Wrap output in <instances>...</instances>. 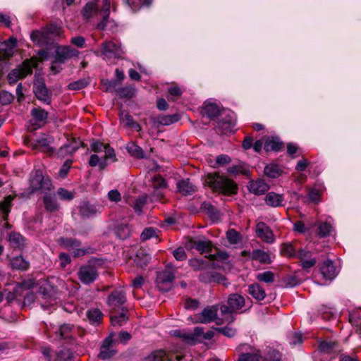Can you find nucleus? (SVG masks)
I'll use <instances>...</instances> for the list:
<instances>
[{
    "instance_id": "obj_16",
    "label": "nucleus",
    "mask_w": 361,
    "mask_h": 361,
    "mask_svg": "<svg viewBox=\"0 0 361 361\" xmlns=\"http://www.w3.org/2000/svg\"><path fill=\"white\" fill-rule=\"evenodd\" d=\"M248 349H250V351L242 353L239 356L238 361H259V357H261L259 350L252 349L246 344H241L238 347L239 351L247 350Z\"/></svg>"
},
{
    "instance_id": "obj_9",
    "label": "nucleus",
    "mask_w": 361,
    "mask_h": 361,
    "mask_svg": "<svg viewBox=\"0 0 361 361\" xmlns=\"http://www.w3.org/2000/svg\"><path fill=\"white\" fill-rule=\"evenodd\" d=\"M54 140L53 137L43 135L33 141L26 138L25 139V143L35 149L40 147L42 152L48 154H52L54 152V149L50 145L54 142Z\"/></svg>"
},
{
    "instance_id": "obj_10",
    "label": "nucleus",
    "mask_w": 361,
    "mask_h": 361,
    "mask_svg": "<svg viewBox=\"0 0 361 361\" xmlns=\"http://www.w3.org/2000/svg\"><path fill=\"white\" fill-rule=\"evenodd\" d=\"M78 276L83 284H90L93 283L98 276L97 268L94 265H83L79 269Z\"/></svg>"
},
{
    "instance_id": "obj_42",
    "label": "nucleus",
    "mask_w": 361,
    "mask_h": 361,
    "mask_svg": "<svg viewBox=\"0 0 361 361\" xmlns=\"http://www.w3.org/2000/svg\"><path fill=\"white\" fill-rule=\"evenodd\" d=\"M11 245L14 248H21L24 245V238L18 233L13 232L8 236Z\"/></svg>"
},
{
    "instance_id": "obj_34",
    "label": "nucleus",
    "mask_w": 361,
    "mask_h": 361,
    "mask_svg": "<svg viewBox=\"0 0 361 361\" xmlns=\"http://www.w3.org/2000/svg\"><path fill=\"white\" fill-rule=\"evenodd\" d=\"M11 266L13 269L26 271L30 267V263L22 256H16L11 260Z\"/></svg>"
},
{
    "instance_id": "obj_6",
    "label": "nucleus",
    "mask_w": 361,
    "mask_h": 361,
    "mask_svg": "<svg viewBox=\"0 0 361 361\" xmlns=\"http://www.w3.org/2000/svg\"><path fill=\"white\" fill-rule=\"evenodd\" d=\"M124 53L120 44L113 41H107L102 44V54L105 60L121 59Z\"/></svg>"
},
{
    "instance_id": "obj_39",
    "label": "nucleus",
    "mask_w": 361,
    "mask_h": 361,
    "mask_svg": "<svg viewBox=\"0 0 361 361\" xmlns=\"http://www.w3.org/2000/svg\"><path fill=\"white\" fill-rule=\"evenodd\" d=\"M104 6L102 8L103 20L97 25V28L103 30L106 27V22L109 18L110 11V0H103Z\"/></svg>"
},
{
    "instance_id": "obj_5",
    "label": "nucleus",
    "mask_w": 361,
    "mask_h": 361,
    "mask_svg": "<svg viewBox=\"0 0 361 361\" xmlns=\"http://www.w3.org/2000/svg\"><path fill=\"white\" fill-rule=\"evenodd\" d=\"M40 350L47 361H71L74 357L73 353L68 348L53 351L48 347H42Z\"/></svg>"
},
{
    "instance_id": "obj_4",
    "label": "nucleus",
    "mask_w": 361,
    "mask_h": 361,
    "mask_svg": "<svg viewBox=\"0 0 361 361\" xmlns=\"http://www.w3.org/2000/svg\"><path fill=\"white\" fill-rule=\"evenodd\" d=\"M173 279L174 271L173 266L169 264L164 271L157 273L156 279L157 286L161 291H169L172 288Z\"/></svg>"
},
{
    "instance_id": "obj_62",
    "label": "nucleus",
    "mask_w": 361,
    "mask_h": 361,
    "mask_svg": "<svg viewBox=\"0 0 361 361\" xmlns=\"http://www.w3.org/2000/svg\"><path fill=\"white\" fill-rule=\"evenodd\" d=\"M207 257L210 260H219L221 262H224L228 259L229 255L226 252L220 251L216 254L209 255Z\"/></svg>"
},
{
    "instance_id": "obj_64",
    "label": "nucleus",
    "mask_w": 361,
    "mask_h": 361,
    "mask_svg": "<svg viewBox=\"0 0 361 361\" xmlns=\"http://www.w3.org/2000/svg\"><path fill=\"white\" fill-rule=\"evenodd\" d=\"M154 236H157L156 235V229L152 227L145 228L142 233H141L140 238L142 240H149Z\"/></svg>"
},
{
    "instance_id": "obj_7",
    "label": "nucleus",
    "mask_w": 361,
    "mask_h": 361,
    "mask_svg": "<svg viewBox=\"0 0 361 361\" xmlns=\"http://www.w3.org/2000/svg\"><path fill=\"white\" fill-rule=\"evenodd\" d=\"M51 183L49 179H44L42 173L39 170H35L30 176V190L34 192L38 190L45 192L49 190Z\"/></svg>"
},
{
    "instance_id": "obj_20",
    "label": "nucleus",
    "mask_w": 361,
    "mask_h": 361,
    "mask_svg": "<svg viewBox=\"0 0 361 361\" xmlns=\"http://www.w3.org/2000/svg\"><path fill=\"white\" fill-rule=\"evenodd\" d=\"M243 256H247L252 260L257 261L262 264H270L271 260L269 254L264 250L257 249L252 252L245 250L242 252Z\"/></svg>"
},
{
    "instance_id": "obj_33",
    "label": "nucleus",
    "mask_w": 361,
    "mask_h": 361,
    "mask_svg": "<svg viewBox=\"0 0 361 361\" xmlns=\"http://www.w3.org/2000/svg\"><path fill=\"white\" fill-rule=\"evenodd\" d=\"M43 202L46 210L49 212H54L59 208L54 195H45L43 199Z\"/></svg>"
},
{
    "instance_id": "obj_41",
    "label": "nucleus",
    "mask_w": 361,
    "mask_h": 361,
    "mask_svg": "<svg viewBox=\"0 0 361 361\" xmlns=\"http://www.w3.org/2000/svg\"><path fill=\"white\" fill-rule=\"evenodd\" d=\"M264 173L269 178H278L282 173L281 167L275 164H271L265 166Z\"/></svg>"
},
{
    "instance_id": "obj_53",
    "label": "nucleus",
    "mask_w": 361,
    "mask_h": 361,
    "mask_svg": "<svg viewBox=\"0 0 361 361\" xmlns=\"http://www.w3.org/2000/svg\"><path fill=\"white\" fill-rule=\"evenodd\" d=\"M338 345V343L334 341H324L319 345V350L324 353H329L333 351Z\"/></svg>"
},
{
    "instance_id": "obj_30",
    "label": "nucleus",
    "mask_w": 361,
    "mask_h": 361,
    "mask_svg": "<svg viewBox=\"0 0 361 361\" xmlns=\"http://www.w3.org/2000/svg\"><path fill=\"white\" fill-rule=\"evenodd\" d=\"M190 244V248H195L200 253L209 252L212 250V243L208 240H192Z\"/></svg>"
},
{
    "instance_id": "obj_24",
    "label": "nucleus",
    "mask_w": 361,
    "mask_h": 361,
    "mask_svg": "<svg viewBox=\"0 0 361 361\" xmlns=\"http://www.w3.org/2000/svg\"><path fill=\"white\" fill-rule=\"evenodd\" d=\"M320 271L322 276L326 280L331 281L337 275L336 269L331 260L324 261L320 267Z\"/></svg>"
},
{
    "instance_id": "obj_22",
    "label": "nucleus",
    "mask_w": 361,
    "mask_h": 361,
    "mask_svg": "<svg viewBox=\"0 0 361 361\" xmlns=\"http://www.w3.org/2000/svg\"><path fill=\"white\" fill-rule=\"evenodd\" d=\"M82 145V142L80 140L73 139L71 142L61 147L59 149L58 154L61 157L72 155Z\"/></svg>"
},
{
    "instance_id": "obj_3",
    "label": "nucleus",
    "mask_w": 361,
    "mask_h": 361,
    "mask_svg": "<svg viewBox=\"0 0 361 361\" xmlns=\"http://www.w3.org/2000/svg\"><path fill=\"white\" fill-rule=\"evenodd\" d=\"M245 302L243 296L238 293H232L228 298V305H221L219 310L223 316H230L231 322H232L234 319L233 314L240 310L245 305Z\"/></svg>"
},
{
    "instance_id": "obj_52",
    "label": "nucleus",
    "mask_w": 361,
    "mask_h": 361,
    "mask_svg": "<svg viewBox=\"0 0 361 361\" xmlns=\"http://www.w3.org/2000/svg\"><path fill=\"white\" fill-rule=\"evenodd\" d=\"M259 281L264 282L266 283H271L275 281L274 274L271 271H266L262 273H259L256 276Z\"/></svg>"
},
{
    "instance_id": "obj_46",
    "label": "nucleus",
    "mask_w": 361,
    "mask_h": 361,
    "mask_svg": "<svg viewBox=\"0 0 361 361\" xmlns=\"http://www.w3.org/2000/svg\"><path fill=\"white\" fill-rule=\"evenodd\" d=\"M149 260L150 257L145 254L143 250L138 251L134 259L136 264L141 268L145 267L149 264Z\"/></svg>"
},
{
    "instance_id": "obj_47",
    "label": "nucleus",
    "mask_w": 361,
    "mask_h": 361,
    "mask_svg": "<svg viewBox=\"0 0 361 361\" xmlns=\"http://www.w3.org/2000/svg\"><path fill=\"white\" fill-rule=\"evenodd\" d=\"M226 238L231 245H236L242 241L241 234L233 228L227 231Z\"/></svg>"
},
{
    "instance_id": "obj_14",
    "label": "nucleus",
    "mask_w": 361,
    "mask_h": 361,
    "mask_svg": "<svg viewBox=\"0 0 361 361\" xmlns=\"http://www.w3.org/2000/svg\"><path fill=\"white\" fill-rule=\"evenodd\" d=\"M78 51L71 47H58L55 51L54 62L63 63L66 60L78 54Z\"/></svg>"
},
{
    "instance_id": "obj_19",
    "label": "nucleus",
    "mask_w": 361,
    "mask_h": 361,
    "mask_svg": "<svg viewBox=\"0 0 361 361\" xmlns=\"http://www.w3.org/2000/svg\"><path fill=\"white\" fill-rule=\"evenodd\" d=\"M101 207L92 204L88 202H82L79 206L80 214L83 218H91L100 213Z\"/></svg>"
},
{
    "instance_id": "obj_25",
    "label": "nucleus",
    "mask_w": 361,
    "mask_h": 361,
    "mask_svg": "<svg viewBox=\"0 0 361 361\" xmlns=\"http://www.w3.org/2000/svg\"><path fill=\"white\" fill-rule=\"evenodd\" d=\"M221 112L220 107L214 102H204L202 114L212 119L217 117Z\"/></svg>"
},
{
    "instance_id": "obj_37",
    "label": "nucleus",
    "mask_w": 361,
    "mask_h": 361,
    "mask_svg": "<svg viewBox=\"0 0 361 361\" xmlns=\"http://www.w3.org/2000/svg\"><path fill=\"white\" fill-rule=\"evenodd\" d=\"M126 149L128 153L133 157L137 159L145 158V153L144 152L143 149L135 142H129L127 144Z\"/></svg>"
},
{
    "instance_id": "obj_49",
    "label": "nucleus",
    "mask_w": 361,
    "mask_h": 361,
    "mask_svg": "<svg viewBox=\"0 0 361 361\" xmlns=\"http://www.w3.org/2000/svg\"><path fill=\"white\" fill-rule=\"evenodd\" d=\"M115 234L118 238L125 240L130 236V229L127 224H121L116 228Z\"/></svg>"
},
{
    "instance_id": "obj_54",
    "label": "nucleus",
    "mask_w": 361,
    "mask_h": 361,
    "mask_svg": "<svg viewBox=\"0 0 361 361\" xmlns=\"http://www.w3.org/2000/svg\"><path fill=\"white\" fill-rule=\"evenodd\" d=\"M118 95L121 98H132L135 94V89L132 87H123L116 90Z\"/></svg>"
},
{
    "instance_id": "obj_48",
    "label": "nucleus",
    "mask_w": 361,
    "mask_h": 361,
    "mask_svg": "<svg viewBox=\"0 0 361 361\" xmlns=\"http://www.w3.org/2000/svg\"><path fill=\"white\" fill-rule=\"evenodd\" d=\"M166 355L164 350H157L146 356L142 361H164Z\"/></svg>"
},
{
    "instance_id": "obj_51",
    "label": "nucleus",
    "mask_w": 361,
    "mask_h": 361,
    "mask_svg": "<svg viewBox=\"0 0 361 361\" xmlns=\"http://www.w3.org/2000/svg\"><path fill=\"white\" fill-rule=\"evenodd\" d=\"M123 1L134 11L138 10L142 6H149L153 1V0H139V3H136L134 0Z\"/></svg>"
},
{
    "instance_id": "obj_29",
    "label": "nucleus",
    "mask_w": 361,
    "mask_h": 361,
    "mask_svg": "<svg viewBox=\"0 0 361 361\" xmlns=\"http://www.w3.org/2000/svg\"><path fill=\"white\" fill-rule=\"evenodd\" d=\"M188 264L195 271H203L206 269L212 268V264L207 260L203 259L193 258L188 261Z\"/></svg>"
},
{
    "instance_id": "obj_27",
    "label": "nucleus",
    "mask_w": 361,
    "mask_h": 361,
    "mask_svg": "<svg viewBox=\"0 0 361 361\" xmlns=\"http://www.w3.org/2000/svg\"><path fill=\"white\" fill-rule=\"evenodd\" d=\"M119 118L121 121L126 126L135 129L137 131L141 130V126L139 123L135 122L131 115L126 111L122 110L120 111Z\"/></svg>"
},
{
    "instance_id": "obj_55",
    "label": "nucleus",
    "mask_w": 361,
    "mask_h": 361,
    "mask_svg": "<svg viewBox=\"0 0 361 361\" xmlns=\"http://www.w3.org/2000/svg\"><path fill=\"white\" fill-rule=\"evenodd\" d=\"M167 186L166 180L160 175H156L152 178V187L157 192L159 188H164Z\"/></svg>"
},
{
    "instance_id": "obj_13",
    "label": "nucleus",
    "mask_w": 361,
    "mask_h": 361,
    "mask_svg": "<svg viewBox=\"0 0 361 361\" xmlns=\"http://www.w3.org/2000/svg\"><path fill=\"white\" fill-rule=\"evenodd\" d=\"M30 114L32 119L30 121V123L32 126L31 130L38 129L47 123L48 113L44 109L39 107L33 108Z\"/></svg>"
},
{
    "instance_id": "obj_38",
    "label": "nucleus",
    "mask_w": 361,
    "mask_h": 361,
    "mask_svg": "<svg viewBox=\"0 0 361 361\" xmlns=\"http://www.w3.org/2000/svg\"><path fill=\"white\" fill-rule=\"evenodd\" d=\"M203 329L200 327H195L194 329V334H182L180 331H176L175 336L183 338L188 343H193L195 341V336H203Z\"/></svg>"
},
{
    "instance_id": "obj_2",
    "label": "nucleus",
    "mask_w": 361,
    "mask_h": 361,
    "mask_svg": "<svg viewBox=\"0 0 361 361\" xmlns=\"http://www.w3.org/2000/svg\"><path fill=\"white\" fill-rule=\"evenodd\" d=\"M37 66L35 59L25 60L21 65L13 69L7 76L10 84L16 83L18 80L25 78L27 75L32 74V69Z\"/></svg>"
},
{
    "instance_id": "obj_28",
    "label": "nucleus",
    "mask_w": 361,
    "mask_h": 361,
    "mask_svg": "<svg viewBox=\"0 0 361 361\" xmlns=\"http://www.w3.org/2000/svg\"><path fill=\"white\" fill-rule=\"evenodd\" d=\"M119 311H121V312L115 314H114V312H110L111 322L114 326L118 325L121 326L126 323L128 319L127 316V308L120 309Z\"/></svg>"
},
{
    "instance_id": "obj_8",
    "label": "nucleus",
    "mask_w": 361,
    "mask_h": 361,
    "mask_svg": "<svg viewBox=\"0 0 361 361\" xmlns=\"http://www.w3.org/2000/svg\"><path fill=\"white\" fill-rule=\"evenodd\" d=\"M126 302V293L123 290H116L109 295L106 300L110 312H118L120 309L126 308L123 305Z\"/></svg>"
},
{
    "instance_id": "obj_44",
    "label": "nucleus",
    "mask_w": 361,
    "mask_h": 361,
    "mask_svg": "<svg viewBox=\"0 0 361 361\" xmlns=\"http://www.w3.org/2000/svg\"><path fill=\"white\" fill-rule=\"evenodd\" d=\"M12 200L13 197L8 195L5 197L3 202H0V212L1 214L2 218L4 220L7 219V216L10 212V207Z\"/></svg>"
},
{
    "instance_id": "obj_60",
    "label": "nucleus",
    "mask_w": 361,
    "mask_h": 361,
    "mask_svg": "<svg viewBox=\"0 0 361 361\" xmlns=\"http://www.w3.org/2000/svg\"><path fill=\"white\" fill-rule=\"evenodd\" d=\"M57 194L61 200H71L74 198V193L66 189L60 188L57 190Z\"/></svg>"
},
{
    "instance_id": "obj_36",
    "label": "nucleus",
    "mask_w": 361,
    "mask_h": 361,
    "mask_svg": "<svg viewBox=\"0 0 361 361\" xmlns=\"http://www.w3.org/2000/svg\"><path fill=\"white\" fill-rule=\"evenodd\" d=\"M178 191L185 195H191L195 191V186L188 179L181 180L177 183Z\"/></svg>"
},
{
    "instance_id": "obj_43",
    "label": "nucleus",
    "mask_w": 361,
    "mask_h": 361,
    "mask_svg": "<svg viewBox=\"0 0 361 361\" xmlns=\"http://www.w3.org/2000/svg\"><path fill=\"white\" fill-rule=\"evenodd\" d=\"M180 116L178 114L162 115L157 118V123L162 126H169L178 121Z\"/></svg>"
},
{
    "instance_id": "obj_35",
    "label": "nucleus",
    "mask_w": 361,
    "mask_h": 361,
    "mask_svg": "<svg viewBox=\"0 0 361 361\" xmlns=\"http://www.w3.org/2000/svg\"><path fill=\"white\" fill-rule=\"evenodd\" d=\"M73 326L71 324H63L55 331L56 336L59 339H68L72 338L71 331Z\"/></svg>"
},
{
    "instance_id": "obj_23",
    "label": "nucleus",
    "mask_w": 361,
    "mask_h": 361,
    "mask_svg": "<svg viewBox=\"0 0 361 361\" xmlns=\"http://www.w3.org/2000/svg\"><path fill=\"white\" fill-rule=\"evenodd\" d=\"M250 192L260 195L266 192L269 189V185L262 179L251 180L247 186Z\"/></svg>"
},
{
    "instance_id": "obj_58",
    "label": "nucleus",
    "mask_w": 361,
    "mask_h": 361,
    "mask_svg": "<svg viewBox=\"0 0 361 361\" xmlns=\"http://www.w3.org/2000/svg\"><path fill=\"white\" fill-rule=\"evenodd\" d=\"M146 202H147V197L142 196V197H140L137 199H136V200L134 202V206H133L135 212L138 214H142V208H143L144 205L146 204Z\"/></svg>"
},
{
    "instance_id": "obj_26",
    "label": "nucleus",
    "mask_w": 361,
    "mask_h": 361,
    "mask_svg": "<svg viewBox=\"0 0 361 361\" xmlns=\"http://www.w3.org/2000/svg\"><path fill=\"white\" fill-rule=\"evenodd\" d=\"M283 200V195L277 194L274 192H268L264 197L266 204L273 207L282 206Z\"/></svg>"
},
{
    "instance_id": "obj_18",
    "label": "nucleus",
    "mask_w": 361,
    "mask_h": 361,
    "mask_svg": "<svg viewBox=\"0 0 361 361\" xmlns=\"http://www.w3.org/2000/svg\"><path fill=\"white\" fill-rule=\"evenodd\" d=\"M34 92L37 98L46 104L51 102V93L49 92L43 81H37L34 84Z\"/></svg>"
},
{
    "instance_id": "obj_56",
    "label": "nucleus",
    "mask_w": 361,
    "mask_h": 361,
    "mask_svg": "<svg viewBox=\"0 0 361 361\" xmlns=\"http://www.w3.org/2000/svg\"><path fill=\"white\" fill-rule=\"evenodd\" d=\"M60 242L62 245L66 248H75L81 245V243L77 239L73 238H61Z\"/></svg>"
},
{
    "instance_id": "obj_1",
    "label": "nucleus",
    "mask_w": 361,
    "mask_h": 361,
    "mask_svg": "<svg viewBox=\"0 0 361 361\" xmlns=\"http://www.w3.org/2000/svg\"><path fill=\"white\" fill-rule=\"evenodd\" d=\"M206 183L215 191L226 195L236 193V184L232 180L220 175L219 173L208 174L206 178Z\"/></svg>"
},
{
    "instance_id": "obj_57",
    "label": "nucleus",
    "mask_w": 361,
    "mask_h": 361,
    "mask_svg": "<svg viewBox=\"0 0 361 361\" xmlns=\"http://www.w3.org/2000/svg\"><path fill=\"white\" fill-rule=\"evenodd\" d=\"M88 84H89L88 80L85 79V78L79 79L77 81L71 82L68 85V89L73 90H81V89L85 87L86 86L88 85Z\"/></svg>"
},
{
    "instance_id": "obj_50",
    "label": "nucleus",
    "mask_w": 361,
    "mask_h": 361,
    "mask_svg": "<svg viewBox=\"0 0 361 361\" xmlns=\"http://www.w3.org/2000/svg\"><path fill=\"white\" fill-rule=\"evenodd\" d=\"M89 164L92 167L98 166L100 170H104L108 166V163L103 158L100 159L97 154L91 155Z\"/></svg>"
},
{
    "instance_id": "obj_31",
    "label": "nucleus",
    "mask_w": 361,
    "mask_h": 361,
    "mask_svg": "<svg viewBox=\"0 0 361 361\" xmlns=\"http://www.w3.org/2000/svg\"><path fill=\"white\" fill-rule=\"evenodd\" d=\"M282 147L283 143L279 138L274 137H268L264 144V149L266 152H279Z\"/></svg>"
},
{
    "instance_id": "obj_40",
    "label": "nucleus",
    "mask_w": 361,
    "mask_h": 361,
    "mask_svg": "<svg viewBox=\"0 0 361 361\" xmlns=\"http://www.w3.org/2000/svg\"><path fill=\"white\" fill-rule=\"evenodd\" d=\"M97 4L94 1L88 2L82 10L83 17L89 20L97 13Z\"/></svg>"
},
{
    "instance_id": "obj_11",
    "label": "nucleus",
    "mask_w": 361,
    "mask_h": 361,
    "mask_svg": "<svg viewBox=\"0 0 361 361\" xmlns=\"http://www.w3.org/2000/svg\"><path fill=\"white\" fill-rule=\"evenodd\" d=\"M218 310L219 305H217L204 308L202 312L197 315V322L208 324L212 322H216L217 324H219L217 322V320H219L218 318Z\"/></svg>"
},
{
    "instance_id": "obj_45",
    "label": "nucleus",
    "mask_w": 361,
    "mask_h": 361,
    "mask_svg": "<svg viewBox=\"0 0 361 361\" xmlns=\"http://www.w3.org/2000/svg\"><path fill=\"white\" fill-rule=\"evenodd\" d=\"M86 316L91 324H95L102 319L103 314L99 309L93 308L87 311Z\"/></svg>"
},
{
    "instance_id": "obj_63",
    "label": "nucleus",
    "mask_w": 361,
    "mask_h": 361,
    "mask_svg": "<svg viewBox=\"0 0 361 361\" xmlns=\"http://www.w3.org/2000/svg\"><path fill=\"white\" fill-rule=\"evenodd\" d=\"M108 145H105L100 141H93L91 145V149L96 153L104 152Z\"/></svg>"
},
{
    "instance_id": "obj_21",
    "label": "nucleus",
    "mask_w": 361,
    "mask_h": 361,
    "mask_svg": "<svg viewBox=\"0 0 361 361\" xmlns=\"http://www.w3.org/2000/svg\"><path fill=\"white\" fill-rule=\"evenodd\" d=\"M256 233L257 237L266 243H271L274 240L272 231L264 222H259L257 224Z\"/></svg>"
},
{
    "instance_id": "obj_15",
    "label": "nucleus",
    "mask_w": 361,
    "mask_h": 361,
    "mask_svg": "<svg viewBox=\"0 0 361 361\" xmlns=\"http://www.w3.org/2000/svg\"><path fill=\"white\" fill-rule=\"evenodd\" d=\"M296 257L300 261L301 266L305 269L314 267L317 263V259L312 257V252L305 249L298 250Z\"/></svg>"
},
{
    "instance_id": "obj_32",
    "label": "nucleus",
    "mask_w": 361,
    "mask_h": 361,
    "mask_svg": "<svg viewBox=\"0 0 361 361\" xmlns=\"http://www.w3.org/2000/svg\"><path fill=\"white\" fill-rule=\"evenodd\" d=\"M248 293L253 298L258 301L264 300L266 297V293L264 288L258 283H253L248 286Z\"/></svg>"
},
{
    "instance_id": "obj_12",
    "label": "nucleus",
    "mask_w": 361,
    "mask_h": 361,
    "mask_svg": "<svg viewBox=\"0 0 361 361\" xmlns=\"http://www.w3.org/2000/svg\"><path fill=\"white\" fill-rule=\"evenodd\" d=\"M209 269L200 272L198 276V279L200 282L203 283H222L225 286L226 285L225 283L226 279L224 275L217 271Z\"/></svg>"
},
{
    "instance_id": "obj_61",
    "label": "nucleus",
    "mask_w": 361,
    "mask_h": 361,
    "mask_svg": "<svg viewBox=\"0 0 361 361\" xmlns=\"http://www.w3.org/2000/svg\"><path fill=\"white\" fill-rule=\"evenodd\" d=\"M104 153L105 155L103 159L106 162L108 161V160H111L112 162H115L117 161L114 149L112 147H111L109 145L106 147Z\"/></svg>"
},
{
    "instance_id": "obj_59",
    "label": "nucleus",
    "mask_w": 361,
    "mask_h": 361,
    "mask_svg": "<svg viewBox=\"0 0 361 361\" xmlns=\"http://www.w3.org/2000/svg\"><path fill=\"white\" fill-rule=\"evenodd\" d=\"M332 226H331V224L324 222L319 225L318 234L320 237H325L330 234Z\"/></svg>"
},
{
    "instance_id": "obj_17",
    "label": "nucleus",
    "mask_w": 361,
    "mask_h": 361,
    "mask_svg": "<svg viewBox=\"0 0 361 361\" xmlns=\"http://www.w3.org/2000/svg\"><path fill=\"white\" fill-rule=\"evenodd\" d=\"M113 343V335L111 334L108 337H106L100 348V352L99 354V357L102 360H107L111 357H113L116 351L112 348Z\"/></svg>"
}]
</instances>
